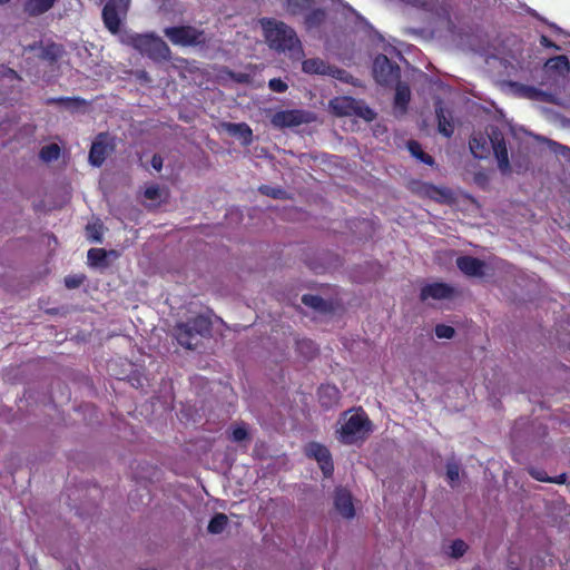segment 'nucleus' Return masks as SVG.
<instances>
[{"label":"nucleus","mask_w":570,"mask_h":570,"mask_svg":"<svg viewBox=\"0 0 570 570\" xmlns=\"http://www.w3.org/2000/svg\"><path fill=\"white\" fill-rule=\"evenodd\" d=\"M320 403L325 409H331L338 404L341 399L340 390L332 384H322L317 391Z\"/></svg>","instance_id":"f3484780"},{"label":"nucleus","mask_w":570,"mask_h":570,"mask_svg":"<svg viewBox=\"0 0 570 570\" xmlns=\"http://www.w3.org/2000/svg\"><path fill=\"white\" fill-rule=\"evenodd\" d=\"M344 423L337 431L338 440L344 444H353L364 440L371 431V421L362 407L346 411L343 415Z\"/></svg>","instance_id":"20e7f679"},{"label":"nucleus","mask_w":570,"mask_h":570,"mask_svg":"<svg viewBox=\"0 0 570 570\" xmlns=\"http://www.w3.org/2000/svg\"><path fill=\"white\" fill-rule=\"evenodd\" d=\"M469 147L472 155L478 159L488 158L492 149L500 171L502 174L511 173L505 138L499 127L491 126L487 135L474 132L469 140Z\"/></svg>","instance_id":"f03ea898"},{"label":"nucleus","mask_w":570,"mask_h":570,"mask_svg":"<svg viewBox=\"0 0 570 570\" xmlns=\"http://www.w3.org/2000/svg\"><path fill=\"white\" fill-rule=\"evenodd\" d=\"M49 105H59L67 110L77 111L82 107H86L88 102L86 99L80 97H57L48 99Z\"/></svg>","instance_id":"412c9836"},{"label":"nucleus","mask_w":570,"mask_h":570,"mask_svg":"<svg viewBox=\"0 0 570 570\" xmlns=\"http://www.w3.org/2000/svg\"><path fill=\"white\" fill-rule=\"evenodd\" d=\"M544 67L549 71L556 72L559 76H566L570 71V61L567 56L560 55L548 59L544 63Z\"/></svg>","instance_id":"aec40b11"},{"label":"nucleus","mask_w":570,"mask_h":570,"mask_svg":"<svg viewBox=\"0 0 570 570\" xmlns=\"http://www.w3.org/2000/svg\"><path fill=\"white\" fill-rule=\"evenodd\" d=\"M85 281V275H69L65 277V285L69 289L79 287Z\"/></svg>","instance_id":"79ce46f5"},{"label":"nucleus","mask_w":570,"mask_h":570,"mask_svg":"<svg viewBox=\"0 0 570 570\" xmlns=\"http://www.w3.org/2000/svg\"><path fill=\"white\" fill-rule=\"evenodd\" d=\"M62 53L63 48L61 45L50 42L41 47L39 58L52 66L58 62Z\"/></svg>","instance_id":"6ab92c4d"},{"label":"nucleus","mask_w":570,"mask_h":570,"mask_svg":"<svg viewBox=\"0 0 570 570\" xmlns=\"http://www.w3.org/2000/svg\"><path fill=\"white\" fill-rule=\"evenodd\" d=\"M567 482V474L566 473H561L557 476H553L551 478L550 476V481L549 483H556V484H564Z\"/></svg>","instance_id":"de8ad7c7"},{"label":"nucleus","mask_w":570,"mask_h":570,"mask_svg":"<svg viewBox=\"0 0 570 570\" xmlns=\"http://www.w3.org/2000/svg\"><path fill=\"white\" fill-rule=\"evenodd\" d=\"M435 115L438 120L439 132L444 137L450 138L454 132L452 114L450 110L444 108L443 102L441 100H439L435 104Z\"/></svg>","instance_id":"2eb2a0df"},{"label":"nucleus","mask_w":570,"mask_h":570,"mask_svg":"<svg viewBox=\"0 0 570 570\" xmlns=\"http://www.w3.org/2000/svg\"><path fill=\"white\" fill-rule=\"evenodd\" d=\"M296 351L306 360H313L318 354V347L316 343L309 338L297 340Z\"/></svg>","instance_id":"393cba45"},{"label":"nucleus","mask_w":570,"mask_h":570,"mask_svg":"<svg viewBox=\"0 0 570 570\" xmlns=\"http://www.w3.org/2000/svg\"><path fill=\"white\" fill-rule=\"evenodd\" d=\"M435 335L438 338H452L455 334V331L452 326L445 324H438L435 326Z\"/></svg>","instance_id":"4c0bfd02"},{"label":"nucleus","mask_w":570,"mask_h":570,"mask_svg":"<svg viewBox=\"0 0 570 570\" xmlns=\"http://www.w3.org/2000/svg\"><path fill=\"white\" fill-rule=\"evenodd\" d=\"M268 88L274 92L282 94L288 89V86L281 78H273L268 81Z\"/></svg>","instance_id":"a19ab883"},{"label":"nucleus","mask_w":570,"mask_h":570,"mask_svg":"<svg viewBox=\"0 0 570 570\" xmlns=\"http://www.w3.org/2000/svg\"><path fill=\"white\" fill-rule=\"evenodd\" d=\"M230 439L234 442H243L246 439H248V430H247L246 424H242V425L234 428Z\"/></svg>","instance_id":"58836bf2"},{"label":"nucleus","mask_w":570,"mask_h":570,"mask_svg":"<svg viewBox=\"0 0 570 570\" xmlns=\"http://www.w3.org/2000/svg\"><path fill=\"white\" fill-rule=\"evenodd\" d=\"M11 0H0V4H6L8 2H10Z\"/></svg>","instance_id":"603ef678"},{"label":"nucleus","mask_w":570,"mask_h":570,"mask_svg":"<svg viewBox=\"0 0 570 570\" xmlns=\"http://www.w3.org/2000/svg\"><path fill=\"white\" fill-rule=\"evenodd\" d=\"M446 478L451 483H455L460 479V466L455 462H449L446 464Z\"/></svg>","instance_id":"ea45409f"},{"label":"nucleus","mask_w":570,"mask_h":570,"mask_svg":"<svg viewBox=\"0 0 570 570\" xmlns=\"http://www.w3.org/2000/svg\"><path fill=\"white\" fill-rule=\"evenodd\" d=\"M528 472L537 481H540V482H549L550 481V476H548L547 472L542 469L530 468L528 470Z\"/></svg>","instance_id":"37998d69"},{"label":"nucleus","mask_w":570,"mask_h":570,"mask_svg":"<svg viewBox=\"0 0 570 570\" xmlns=\"http://www.w3.org/2000/svg\"><path fill=\"white\" fill-rule=\"evenodd\" d=\"M558 148L560 149L561 155L570 160V148L563 145H558Z\"/></svg>","instance_id":"09e8293b"},{"label":"nucleus","mask_w":570,"mask_h":570,"mask_svg":"<svg viewBox=\"0 0 570 570\" xmlns=\"http://www.w3.org/2000/svg\"><path fill=\"white\" fill-rule=\"evenodd\" d=\"M328 453H331V451L324 444L315 441H311L304 446L305 456L315 461L322 459Z\"/></svg>","instance_id":"bb28decb"},{"label":"nucleus","mask_w":570,"mask_h":570,"mask_svg":"<svg viewBox=\"0 0 570 570\" xmlns=\"http://www.w3.org/2000/svg\"><path fill=\"white\" fill-rule=\"evenodd\" d=\"M540 45L544 48L553 49V50H560V46H558L556 42H553L550 38L542 35L540 37Z\"/></svg>","instance_id":"a18cd8bd"},{"label":"nucleus","mask_w":570,"mask_h":570,"mask_svg":"<svg viewBox=\"0 0 570 570\" xmlns=\"http://www.w3.org/2000/svg\"><path fill=\"white\" fill-rule=\"evenodd\" d=\"M61 149L57 144L43 146L39 151V157L45 163H51L60 157Z\"/></svg>","instance_id":"2f4dec72"},{"label":"nucleus","mask_w":570,"mask_h":570,"mask_svg":"<svg viewBox=\"0 0 570 570\" xmlns=\"http://www.w3.org/2000/svg\"><path fill=\"white\" fill-rule=\"evenodd\" d=\"M406 146L410 154L421 163L429 166L434 164V158L422 149V146L419 141L411 139L407 141Z\"/></svg>","instance_id":"a878e982"},{"label":"nucleus","mask_w":570,"mask_h":570,"mask_svg":"<svg viewBox=\"0 0 570 570\" xmlns=\"http://www.w3.org/2000/svg\"><path fill=\"white\" fill-rule=\"evenodd\" d=\"M458 268L466 276L482 277L484 275L485 263L480 258L464 255L456 258Z\"/></svg>","instance_id":"f8f14e48"},{"label":"nucleus","mask_w":570,"mask_h":570,"mask_svg":"<svg viewBox=\"0 0 570 570\" xmlns=\"http://www.w3.org/2000/svg\"><path fill=\"white\" fill-rule=\"evenodd\" d=\"M227 524L228 518L226 517V514L217 513L210 519L207 530L212 534H219L225 530Z\"/></svg>","instance_id":"7c9ffc66"},{"label":"nucleus","mask_w":570,"mask_h":570,"mask_svg":"<svg viewBox=\"0 0 570 570\" xmlns=\"http://www.w3.org/2000/svg\"><path fill=\"white\" fill-rule=\"evenodd\" d=\"M259 24L271 49L288 53L293 59H301L304 56L301 40L292 27L274 18H262Z\"/></svg>","instance_id":"f257e3e1"},{"label":"nucleus","mask_w":570,"mask_h":570,"mask_svg":"<svg viewBox=\"0 0 570 570\" xmlns=\"http://www.w3.org/2000/svg\"><path fill=\"white\" fill-rule=\"evenodd\" d=\"M163 163H164V161H163V158H161V156H160V155H158V154H155V155L153 156V158H151V161H150L151 167H153L155 170H157V171L161 170V168H163Z\"/></svg>","instance_id":"49530a36"},{"label":"nucleus","mask_w":570,"mask_h":570,"mask_svg":"<svg viewBox=\"0 0 570 570\" xmlns=\"http://www.w3.org/2000/svg\"><path fill=\"white\" fill-rule=\"evenodd\" d=\"M56 0H27L24 11L31 17H38L49 11Z\"/></svg>","instance_id":"4be33fe9"},{"label":"nucleus","mask_w":570,"mask_h":570,"mask_svg":"<svg viewBox=\"0 0 570 570\" xmlns=\"http://www.w3.org/2000/svg\"><path fill=\"white\" fill-rule=\"evenodd\" d=\"M411 99L410 87L405 83L397 82L394 96V106L402 112L407 110V106Z\"/></svg>","instance_id":"5701e85b"},{"label":"nucleus","mask_w":570,"mask_h":570,"mask_svg":"<svg viewBox=\"0 0 570 570\" xmlns=\"http://www.w3.org/2000/svg\"><path fill=\"white\" fill-rule=\"evenodd\" d=\"M373 76L381 86H391L399 81L401 69L397 63L392 62L385 55H377L373 61Z\"/></svg>","instance_id":"1a4fd4ad"},{"label":"nucleus","mask_w":570,"mask_h":570,"mask_svg":"<svg viewBox=\"0 0 570 570\" xmlns=\"http://www.w3.org/2000/svg\"><path fill=\"white\" fill-rule=\"evenodd\" d=\"M87 258L92 266L104 265L107 259V252L104 248H90Z\"/></svg>","instance_id":"473e14b6"},{"label":"nucleus","mask_w":570,"mask_h":570,"mask_svg":"<svg viewBox=\"0 0 570 570\" xmlns=\"http://www.w3.org/2000/svg\"><path fill=\"white\" fill-rule=\"evenodd\" d=\"M355 109L357 112H355L354 116L361 117L367 121H372L375 118V112L373 109L360 102L358 100Z\"/></svg>","instance_id":"e433bc0d"},{"label":"nucleus","mask_w":570,"mask_h":570,"mask_svg":"<svg viewBox=\"0 0 570 570\" xmlns=\"http://www.w3.org/2000/svg\"><path fill=\"white\" fill-rule=\"evenodd\" d=\"M302 70L308 75H333V68L320 58L305 59L302 62Z\"/></svg>","instance_id":"a211bd4d"},{"label":"nucleus","mask_w":570,"mask_h":570,"mask_svg":"<svg viewBox=\"0 0 570 570\" xmlns=\"http://www.w3.org/2000/svg\"><path fill=\"white\" fill-rule=\"evenodd\" d=\"M213 323L205 315H196L185 322H178L174 326V337L186 350H196L204 338L212 335Z\"/></svg>","instance_id":"7ed1b4c3"},{"label":"nucleus","mask_w":570,"mask_h":570,"mask_svg":"<svg viewBox=\"0 0 570 570\" xmlns=\"http://www.w3.org/2000/svg\"><path fill=\"white\" fill-rule=\"evenodd\" d=\"M314 120L315 115L312 111L304 109H289L276 111L271 118V124L275 128L284 129L311 124Z\"/></svg>","instance_id":"6e6552de"},{"label":"nucleus","mask_w":570,"mask_h":570,"mask_svg":"<svg viewBox=\"0 0 570 570\" xmlns=\"http://www.w3.org/2000/svg\"><path fill=\"white\" fill-rule=\"evenodd\" d=\"M114 149L115 144L110 140L108 134H99L91 144L89 163L95 167H100Z\"/></svg>","instance_id":"9d476101"},{"label":"nucleus","mask_w":570,"mask_h":570,"mask_svg":"<svg viewBox=\"0 0 570 570\" xmlns=\"http://www.w3.org/2000/svg\"><path fill=\"white\" fill-rule=\"evenodd\" d=\"M416 193L423 197L440 204H451L454 202L453 191L450 188L439 187L432 183L417 181Z\"/></svg>","instance_id":"9b49d317"},{"label":"nucleus","mask_w":570,"mask_h":570,"mask_svg":"<svg viewBox=\"0 0 570 570\" xmlns=\"http://www.w3.org/2000/svg\"><path fill=\"white\" fill-rule=\"evenodd\" d=\"M102 21L112 33L119 32L122 20L127 17L131 0H102Z\"/></svg>","instance_id":"0eeeda50"},{"label":"nucleus","mask_w":570,"mask_h":570,"mask_svg":"<svg viewBox=\"0 0 570 570\" xmlns=\"http://www.w3.org/2000/svg\"><path fill=\"white\" fill-rule=\"evenodd\" d=\"M357 100L353 97L342 96L330 100V108L337 117L354 116Z\"/></svg>","instance_id":"dca6fc26"},{"label":"nucleus","mask_w":570,"mask_h":570,"mask_svg":"<svg viewBox=\"0 0 570 570\" xmlns=\"http://www.w3.org/2000/svg\"><path fill=\"white\" fill-rule=\"evenodd\" d=\"M454 293L453 287L445 283H431L426 284L421 288L420 298L426 301L428 298L444 299L452 297Z\"/></svg>","instance_id":"4468645a"},{"label":"nucleus","mask_w":570,"mask_h":570,"mask_svg":"<svg viewBox=\"0 0 570 570\" xmlns=\"http://www.w3.org/2000/svg\"><path fill=\"white\" fill-rule=\"evenodd\" d=\"M326 19V11L322 8L311 10L304 19L307 29L318 28Z\"/></svg>","instance_id":"cd10ccee"},{"label":"nucleus","mask_w":570,"mask_h":570,"mask_svg":"<svg viewBox=\"0 0 570 570\" xmlns=\"http://www.w3.org/2000/svg\"><path fill=\"white\" fill-rule=\"evenodd\" d=\"M128 45L155 62L168 61L171 51L168 45L155 33H136L128 38Z\"/></svg>","instance_id":"39448f33"},{"label":"nucleus","mask_w":570,"mask_h":570,"mask_svg":"<svg viewBox=\"0 0 570 570\" xmlns=\"http://www.w3.org/2000/svg\"><path fill=\"white\" fill-rule=\"evenodd\" d=\"M315 273L320 274L324 272V267L322 266H312L311 267Z\"/></svg>","instance_id":"3c124183"},{"label":"nucleus","mask_w":570,"mask_h":570,"mask_svg":"<svg viewBox=\"0 0 570 570\" xmlns=\"http://www.w3.org/2000/svg\"><path fill=\"white\" fill-rule=\"evenodd\" d=\"M315 0H286V11L292 16H297L305 12Z\"/></svg>","instance_id":"c756f323"},{"label":"nucleus","mask_w":570,"mask_h":570,"mask_svg":"<svg viewBox=\"0 0 570 570\" xmlns=\"http://www.w3.org/2000/svg\"><path fill=\"white\" fill-rule=\"evenodd\" d=\"M258 191L262 195L272 197L274 199H284L286 197V191L281 187H272L268 185H262V186H259Z\"/></svg>","instance_id":"f704fd0d"},{"label":"nucleus","mask_w":570,"mask_h":570,"mask_svg":"<svg viewBox=\"0 0 570 570\" xmlns=\"http://www.w3.org/2000/svg\"><path fill=\"white\" fill-rule=\"evenodd\" d=\"M316 462H317L318 468L321 469L324 478H331L333 475L334 463H333V458H332L331 453L326 454L325 456L317 460Z\"/></svg>","instance_id":"72a5a7b5"},{"label":"nucleus","mask_w":570,"mask_h":570,"mask_svg":"<svg viewBox=\"0 0 570 570\" xmlns=\"http://www.w3.org/2000/svg\"><path fill=\"white\" fill-rule=\"evenodd\" d=\"M92 239H94L95 242L101 243V240H102V239H101V235H100V233H99V232H96V233L92 235Z\"/></svg>","instance_id":"8fccbe9b"},{"label":"nucleus","mask_w":570,"mask_h":570,"mask_svg":"<svg viewBox=\"0 0 570 570\" xmlns=\"http://www.w3.org/2000/svg\"><path fill=\"white\" fill-rule=\"evenodd\" d=\"M145 198L149 200H157L160 197V188L158 185L148 186L144 191Z\"/></svg>","instance_id":"c03bdc74"},{"label":"nucleus","mask_w":570,"mask_h":570,"mask_svg":"<svg viewBox=\"0 0 570 570\" xmlns=\"http://www.w3.org/2000/svg\"><path fill=\"white\" fill-rule=\"evenodd\" d=\"M164 35L174 46L181 48H203L208 43L205 30L191 24L167 27Z\"/></svg>","instance_id":"423d86ee"},{"label":"nucleus","mask_w":570,"mask_h":570,"mask_svg":"<svg viewBox=\"0 0 570 570\" xmlns=\"http://www.w3.org/2000/svg\"><path fill=\"white\" fill-rule=\"evenodd\" d=\"M468 551V544L461 540L455 539L452 541L450 546V556L454 559H459L464 556V553Z\"/></svg>","instance_id":"c9c22d12"},{"label":"nucleus","mask_w":570,"mask_h":570,"mask_svg":"<svg viewBox=\"0 0 570 570\" xmlns=\"http://www.w3.org/2000/svg\"><path fill=\"white\" fill-rule=\"evenodd\" d=\"M334 505L337 512L346 519H352L355 515L352 495L350 491L344 488L335 489Z\"/></svg>","instance_id":"ddd939ff"},{"label":"nucleus","mask_w":570,"mask_h":570,"mask_svg":"<svg viewBox=\"0 0 570 570\" xmlns=\"http://www.w3.org/2000/svg\"><path fill=\"white\" fill-rule=\"evenodd\" d=\"M227 129L229 134L239 136L245 144H249L252 141L253 131L247 124H228Z\"/></svg>","instance_id":"c85d7f7f"},{"label":"nucleus","mask_w":570,"mask_h":570,"mask_svg":"<svg viewBox=\"0 0 570 570\" xmlns=\"http://www.w3.org/2000/svg\"><path fill=\"white\" fill-rule=\"evenodd\" d=\"M302 303L322 313H327L332 309L331 304L318 295L305 294L302 296Z\"/></svg>","instance_id":"b1692460"}]
</instances>
